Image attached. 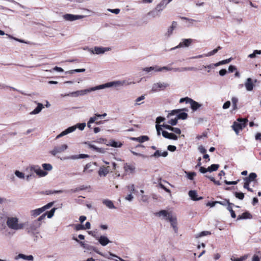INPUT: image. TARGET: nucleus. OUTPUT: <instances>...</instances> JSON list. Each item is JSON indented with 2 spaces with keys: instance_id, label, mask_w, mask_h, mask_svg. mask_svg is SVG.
I'll use <instances>...</instances> for the list:
<instances>
[{
  "instance_id": "nucleus-49",
  "label": "nucleus",
  "mask_w": 261,
  "mask_h": 261,
  "mask_svg": "<svg viewBox=\"0 0 261 261\" xmlns=\"http://www.w3.org/2000/svg\"><path fill=\"white\" fill-rule=\"evenodd\" d=\"M177 118L176 116L174 118H172L169 120L168 123L171 125H175L177 123Z\"/></svg>"
},
{
  "instance_id": "nucleus-39",
  "label": "nucleus",
  "mask_w": 261,
  "mask_h": 261,
  "mask_svg": "<svg viewBox=\"0 0 261 261\" xmlns=\"http://www.w3.org/2000/svg\"><path fill=\"white\" fill-rule=\"evenodd\" d=\"M239 99L237 97H232L231 98V102L232 104V110H236L238 109V102Z\"/></svg>"
},
{
  "instance_id": "nucleus-32",
  "label": "nucleus",
  "mask_w": 261,
  "mask_h": 261,
  "mask_svg": "<svg viewBox=\"0 0 261 261\" xmlns=\"http://www.w3.org/2000/svg\"><path fill=\"white\" fill-rule=\"evenodd\" d=\"M108 146H112L115 148L121 147L122 145V143L120 142H117L114 140H110L109 141Z\"/></svg>"
},
{
  "instance_id": "nucleus-43",
  "label": "nucleus",
  "mask_w": 261,
  "mask_h": 261,
  "mask_svg": "<svg viewBox=\"0 0 261 261\" xmlns=\"http://www.w3.org/2000/svg\"><path fill=\"white\" fill-rule=\"evenodd\" d=\"M231 59L229 58V59H226V60H224L221 61H220V62H219L218 63H215V65L219 66H220L221 65H223V64H228V63H229L231 61Z\"/></svg>"
},
{
  "instance_id": "nucleus-20",
  "label": "nucleus",
  "mask_w": 261,
  "mask_h": 261,
  "mask_svg": "<svg viewBox=\"0 0 261 261\" xmlns=\"http://www.w3.org/2000/svg\"><path fill=\"white\" fill-rule=\"evenodd\" d=\"M56 210V208H52L49 212L45 213L40 216L38 219H36L38 222H41V221L45 218L47 216L48 218H51L54 215L55 212Z\"/></svg>"
},
{
  "instance_id": "nucleus-47",
  "label": "nucleus",
  "mask_w": 261,
  "mask_h": 261,
  "mask_svg": "<svg viewBox=\"0 0 261 261\" xmlns=\"http://www.w3.org/2000/svg\"><path fill=\"white\" fill-rule=\"evenodd\" d=\"M185 173L187 174V178L190 180H193L194 177L196 175V173L194 172H185Z\"/></svg>"
},
{
  "instance_id": "nucleus-7",
  "label": "nucleus",
  "mask_w": 261,
  "mask_h": 261,
  "mask_svg": "<svg viewBox=\"0 0 261 261\" xmlns=\"http://www.w3.org/2000/svg\"><path fill=\"white\" fill-rule=\"evenodd\" d=\"M86 49L93 55H102L106 52L110 51L111 48L109 47L95 46L93 48L87 47Z\"/></svg>"
},
{
  "instance_id": "nucleus-33",
  "label": "nucleus",
  "mask_w": 261,
  "mask_h": 261,
  "mask_svg": "<svg viewBox=\"0 0 261 261\" xmlns=\"http://www.w3.org/2000/svg\"><path fill=\"white\" fill-rule=\"evenodd\" d=\"M130 139L133 141H138L140 143H143L145 141H148L149 140V138L147 136H142L137 138L131 137Z\"/></svg>"
},
{
  "instance_id": "nucleus-53",
  "label": "nucleus",
  "mask_w": 261,
  "mask_h": 261,
  "mask_svg": "<svg viewBox=\"0 0 261 261\" xmlns=\"http://www.w3.org/2000/svg\"><path fill=\"white\" fill-rule=\"evenodd\" d=\"M217 52H218V49H214L212 51H211L208 52V53L205 54V56L206 57H210V56H213L214 55L216 54Z\"/></svg>"
},
{
  "instance_id": "nucleus-9",
  "label": "nucleus",
  "mask_w": 261,
  "mask_h": 261,
  "mask_svg": "<svg viewBox=\"0 0 261 261\" xmlns=\"http://www.w3.org/2000/svg\"><path fill=\"white\" fill-rule=\"evenodd\" d=\"M93 250L96 253L101 255V256H103V257H104L106 258H108L109 259H114L115 261H126L124 259L121 258L120 257H119L111 252H109V254L103 253L99 251L95 247H93Z\"/></svg>"
},
{
  "instance_id": "nucleus-46",
  "label": "nucleus",
  "mask_w": 261,
  "mask_h": 261,
  "mask_svg": "<svg viewBox=\"0 0 261 261\" xmlns=\"http://www.w3.org/2000/svg\"><path fill=\"white\" fill-rule=\"evenodd\" d=\"M260 54H261V50H254L252 54H251L248 55V58H254L256 57V55H260Z\"/></svg>"
},
{
  "instance_id": "nucleus-4",
  "label": "nucleus",
  "mask_w": 261,
  "mask_h": 261,
  "mask_svg": "<svg viewBox=\"0 0 261 261\" xmlns=\"http://www.w3.org/2000/svg\"><path fill=\"white\" fill-rule=\"evenodd\" d=\"M135 82H128L126 80H123V81H115L113 82H110L104 84L100 85L97 86L98 89H103L107 88H110L112 87H119V86H127V85H130L131 84H135Z\"/></svg>"
},
{
  "instance_id": "nucleus-8",
  "label": "nucleus",
  "mask_w": 261,
  "mask_h": 261,
  "mask_svg": "<svg viewBox=\"0 0 261 261\" xmlns=\"http://www.w3.org/2000/svg\"><path fill=\"white\" fill-rule=\"evenodd\" d=\"M97 90L98 89L97 86L87 89L81 90L74 92H72L67 94L66 95L72 97H78L79 96H83L86 95L87 93L89 92Z\"/></svg>"
},
{
  "instance_id": "nucleus-2",
  "label": "nucleus",
  "mask_w": 261,
  "mask_h": 261,
  "mask_svg": "<svg viewBox=\"0 0 261 261\" xmlns=\"http://www.w3.org/2000/svg\"><path fill=\"white\" fill-rule=\"evenodd\" d=\"M25 172L27 174L25 175V179L30 181L32 178L35 177L34 173L39 177L46 176L48 173L44 171L39 165H32L25 169Z\"/></svg>"
},
{
  "instance_id": "nucleus-21",
  "label": "nucleus",
  "mask_w": 261,
  "mask_h": 261,
  "mask_svg": "<svg viewBox=\"0 0 261 261\" xmlns=\"http://www.w3.org/2000/svg\"><path fill=\"white\" fill-rule=\"evenodd\" d=\"M124 170L126 173L134 174L135 172L136 167L134 164L125 163L124 164Z\"/></svg>"
},
{
  "instance_id": "nucleus-11",
  "label": "nucleus",
  "mask_w": 261,
  "mask_h": 261,
  "mask_svg": "<svg viewBox=\"0 0 261 261\" xmlns=\"http://www.w3.org/2000/svg\"><path fill=\"white\" fill-rule=\"evenodd\" d=\"M169 85L168 83L165 82L155 83L152 85L150 91L152 93L158 92L161 90H164L169 87Z\"/></svg>"
},
{
  "instance_id": "nucleus-1",
  "label": "nucleus",
  "mask_w": 261,
  "mask_h": 261,
  "mask_svg": "<svg viewBox=\"0 0 261 261\" xmlns=\"http://www.w3.org/2000/svg\"><path fill=\"white\" fill-rule=\"evenodd\" d=\"M24 227V223L21 222L19 218L16 216L7 217L6 223L2 218L0 219V232L6 235L10 233V232L8 231V229L18 231L23 229Z\"/></svg>"
},
{
  "instance_id": "nucleus-50",
  "label": "nucleus",
  "mask_w": 261,
  "mask_h": 261,
  "mask_svg": "<svg viewBox=\"0 0 261 261\" xmlns=\"http://www.w3.org/2000/svg\"><path fill=\"white\" fill-rule=\"evenodd\" d=\"M171 131L173 132L175 135H179L181 133V130L177 127H173L172 126Z\"/></svg>"
},
{
  "instance_id": "nucleus-57",
  "label": "nucleus",
  "mask_w": 261,
  "mask_h": 261,
  "mask_svg": "<svg viewBox=\"0 0 261 261\" xmlns=\"http://www.w3.org/2000/svg\"><path fill=\"white\" fill-rule=\"evenodd\" d=\"M75 229L76 230L85 229V226H84V225H82V224H76L75 226Z\"/></svg>"
},
{
  "instance_id": "nucleus-48",
  "label": "nucleus",
  "mask_w": 261,
  "mask_h": 261,
  "mask_svg": "<svg viewBox=\"0 0 261 261\" xmlns=\"http://www.w3.org/2000/svg\"><path fill=\"white\" fill-rule=\"evenodd\" d=\"M97 229L94 230H91L88 231V233L92 236L96 240L97 238L98 237V235L97 234Z\"/></svg>"
},
{
  "instance_id": "nucleus-45",
  "label": "nucleus",
  "mask_w": 261,
  "mask_h": 261,
  "mask_svg": "<svg viewBox=\"0 0 261 261\" xmlns=\"http://www.w3.org/2000/svg\"><path fill=\"white\" fill-rule=\"evenodd\" d=\"M15 174L19 178H20V179L25 178V174L24 173L20 172L19 171H18V170L15 171Z\"/></svg>"
},
{
  "instance_id": "nucleus-19",
  "label": "nucleus",
  "mask_w": 261,
  "mask_h": 261,
  "mask_svg": "<svg viewBox=\"0 0 261 261\" xmlns=\"http://www.w3.org/2000/svg\"><path fill=\"white\" fill-rule=\"evenodd\" d=\"M256 82V80H255L253 82V80L251 78H247L246 80V82L244 83V86L246 88V90L248 91H252L255 86L254 83Z\"/></svg>"
},
{
  "instance_id": "nucleus-18",
  "label": "nucleus",
  "mask_w": 261,
  "mask_h": 261,
  "mask_svg": "<svg viewBox=\"0 0 261 261\" xmlns=\"http://www.w3.org/2000/svg\"><path fill=\"white\" fill-rule=\"evenodd\" d=\"M96 241L103 247L106 246L112 242L108 237L105 235L99 236Z\"/></svg>"
},
{
  "instance_id": "nucleus-26",
  "label": "nucleus",
  "mask_w": 261,
  "mask_h": 261,
  "mask_svg": "<svg viewBox=\"0 0 261 261\" xmlns=\"http://www.w3.org/2000/svg\"><path fill=\"white\" fill-rule=\"evenodd\" d=\"M110 170L111 169L109 166L105 167L102 166L99 168L98 174L100 176H106Z\"/></svg>"
},
{
  "instance_id": "nucleus-35",
  "label": "nucleus",
  "mask_w": 261,
  "mask_h": 261,
  "mask_svg": "<svg viewBox=\"0 0 261 261\" xmlns=\"http://www.w3.org/2000/svg\"><path fill=\"white\" fill-rule=\"evenodd\" d=\"M89 155L86 154H80L78 155H73L67 158L68 159L76 160L80 159H85L89 158Z\"/></svg>"
},
{
  "instance_id": "nucleus-12",
  "label": "nucleus",
  "mask_w": 261,
  "mask_h": 261,
  "mask_svg": "<svg viewBox=\"0 0 261 261\" xmlns=\"http://www.w3.org/2000/svg\"><path fill=\"white\" fill-rule=\"evenodd\" d=\"M41 225V222H38L36 220L33 221L27 227L29 233L35 234L38 233V229Z\"/></svg>"
},
{
  "instance_id": "nucleus-13",
  "label": "nucleus",
  "mask_w": 261,
  "mask_h": 261,
  "mask_svg": "<svg viewBox=\"0 0 261 261\" xmlns=\"http://www.w3.org/2000/svg\"><path fill=\"white\" fill-rule=\"evenodd\" d=\"M181 110L179 109L174 110L169 113L167 117L169 118L171 116L176 115L177 119H186L188 117L187 113L185 112H180Z\"/></svg>"
},
{
  "instance_id": "nucleus-22",
  "label": "nucleus",
  "mask_w": 261,
  "mask_h": 261,
  "mask_svg": "<svg viewBox=\"0 0 261 261\" xmlns=\"http://www.w3.org/2000/svg\"><path fill=\"white\" fill-rule=\"evenodd\" d=\"M177 23L176 21H173L171 26H170L168 29L167 32L165 33L164 36L166 38L170 37L173 34V31L176 28Z\"/></svg>"
},
{
  "instance_id": "nucleus-31",
  "label": "nucleus",
  "mask_w": 261,
  "mask_h": 261,
  "mask_svg": "<svg viewBox=\"0 0 261 261\" xmlns=\"http://www.w3.org/2000/svg\"><path fill=\"white\" fill-rule=\"evenodd\" d=\"M167 4L166 3V0H163L160 3H159L155 8V11L160 12L166 7Z\"/></svg>"
},
{
  "instance_id": "nucleus-28",
  "label": "nucleus",
  "mask_w": 261,
  "mask_h": 261,
  "mask_svg": "<svg viewBox=\"0 0 261 261\" xmlns=\"http://www.w3.org/2000/svg\"><path fill=\"white\" fill-rule=\"evenodd\" d=\"M168 154V152L167 151L162 152L161 150H156V151L152 155V156L156 158H159L160 156L166 157Z\"/></svg>"
},
{
  "instance_id": "nucleus-30",
  "label": "nucleus",
  "mask_w": 261,
  "mask_h": 261,
  "mask_svg": "<svg viewBox=\"0 0 261 261\" xmlns=\"http://www.w3.org/2000/svg\"><path fill=\"white\" fill-rule=\"evenodd\" d=\"M257 177V175L255 173H251L248 177L244 178V181L250 184L251 181H254Z\"/></svg>"
},
{
  "instance_id": "nucleus-23",
  "label": "nucleus",
  "mask_w": 261,
  "mask_h": 261,
  "mask_svg": "<svg viewBox=\"0 0 261 261\" xmlns=\"http://www.w3.org/2000/svg\"><path fill=\"white\" fill-rule=\"evenodd\" d=\"M188 195L190 198L193 201H198L202 199V197H199L197 192L196 190H190L188 192Z\"/></svg>"
},
{
  "instance_id": "nucleus-25",
  "label": "nucleus",
  "mask_w": 261,
  "mask_h": 261,
  "mask_svg": "<svg viewBox=\"0 0 261 261\" xmlns=\"http://www.w3.org/2000/svg\"><path fill=\"white\" fill-rule=\"evenodd\" d=\"M19 259H22L28 261H33L34 256L32 255H27L22 253H19L15 257V259L18 260Z\"/></svg>"
},
{
  "instance_id": "nucleus-59",
  "label": "nucleus",
  "mask_w": 261,
  "mask_h": 261,
  "mask_svg": "<svg viewBox=\"0 0 261 261\" xmlns=\"http://www.w3.org/2000/svg\"><path fill=\"white\" fill-rule=\"evenodd\" d=\"M153 70V67L152 66L149 67H145L143 69V71L149 73Z\"/></svg>"
},
{
  "instance_id": "nucleus-17",
  "label": "nucleus",
  "mask_w": 261,
  "mask_h": 261,
  "mask_svg": "<svg viewBox=\"0 0 261 261\" xmlns=\"http://www.w3.org/2000/svg\"><path fill=\"white\" fill-rule=\"evenodd\" d=\"M193 42V40L192 39H184L182 41L176 46L171 48V50H175L177 48H179L183 47H189Z\"/></svg>"
},
{
  "instance_id": "nucleus-37",
  "label": "nucleus",
  "mask_w": 261,
  "mask_h": 261,
  "mask_svg": "<svg viewBox=\"0 0 261 261\" xmlns=\"http://www.w3.org/2000/svg\"><path fill=\"white\" fill-rule=\"evenodd\" d=\"M251 218H252V216L249 213L245 212V213H243L242 215H239L238 216V220L251 219Z\"/></svg>"
},
{
  "instance_id": "nucleus-27",
  "label": "nucleus",
  "mask_w": 261,
  "mask_h": 261,
  "mask_svg": "<svg viewBox=\"0 0 261 261\" xmlns=\"http://www.w3.org/2000/svg\"><path fill=\"white\" fill-rule=\"evenodd\" d=\"M189 103L191 106V108L193 111H196L199 108L201 107V105L198 102L194 101L193 99L191 98V100L189 102Z\"/></svg>"
},
{
  "instance_id": "nucleus-3",
  "label": "nucleus",
  "mask_w": 261,
  "mask_h": 261,
  "mask_svg": "<svg viewBox=\"0 0 261 261\" xmlns=\"http://www.w3.org/2000/svg\"><path fill=\"white\" fill-rule=\"evenodd\" d=\"M156 215L159 217H162L163 219L169 221L174 232L175 233L177 232L178 227L177 218L175 216L173 215L171 212H169L166 210H162L156 213Z\"/></svg>"
},
{
  "instance_id": "nucleus-14",
  "label": "nucleus",
  "mask_w": 261,
  "mask_h": 261,
  "mask_svg": "<svg viewBox=\"0 0 261 261\" xmlns=\"http://www.w3.org/2000/svg\"><path fill=\"white\" fill-rule=\"evenodd\" d=\"M162 71H171L173 70L175 72H182L185 71H192L196 70V69L194 67H182V68H171L169 66L162 67Z\"/></svg>"
},
{
  "instance_id": "nucleus-16",
  "label": "nucleus",
  "mask_w": 261,
  "mask_h": 261,
  "mask_svg": "<svg viewBox=\"0 0 261 261\" xmlns=\"http://www.w3.org/2000/svg\"><path fill=\"white\" fill-rule=\"evenodd\" d=\"M68 148V146L67 144H63L60 146H55L54 148L50 151V153H51L53 155L56 156L57 154L61 153L64 152Z\"/></svg>"
},
{
  "instance_id": "nucleus-56",
  "label": "nucleus",
  "mask_w": 261,
  "mask_h": 261,
  "mask_svg": "<svg viewBox=\"0 0 261 261\" xmlns=\"http://www.w3.org/2000/svg\"><path fill=\"white\" fill-rule=\"evenodd\" d=\"M73 239L75 240L76 242H78L82 247L86 248V245L84 242L79 241V240L75 238H73Z\"/></svg>"
},
{
  "instance_id": "nucleus-36",
  "label": "nucleus",
  "mask_w": 261,
  "mask_h": 261,
  "mask_svg": "<svg viewBox=\"0 0 261 261\" xmlns=\"http://www.w3.org/2000/svg\"><path fill=\"white\" fill-rule=\"evenodd\" d=\"M103 203L106 205L108 208L110 209L116 208L113 202L109 199H106L103 201Z\"/></svg>"
},
{
  "instance_id": "nucleus-41",
  "label": "nucleus",
  "mask_w": 261,
  "mask_h": 261,
  "mask_svg": "<svg viewBox=\"0 0 261 261\" xmlns=\"http://www.w3.org/2000/svg\"><path fill=\"white\" fill-rule=\"evenodd\" d=\"M247 257H248V255H244V256L241 257L240 258H236L234 257L233 256H232L230 257V260L231 261H244L247 258Z\"/></svg>"
},
{
  "instance_id": "nucleus-62",
  "label": "nucleus",
  "mask_w": 261,
  "mask_h": 261,
  "mask_svg": "<svg viewBox=\"0 0 261 261\" xmlns=\"http://www.w3.org/2000/svg\"><path fill=\"white\" fill-rule=\"evenodd\" d=\"M108 11L113 13L118 14V13H119L120 10L119 9H109Z\"/></svg>"
},
{
  "instance_id": "nucleus-10",
  "label": "nucleus",
  "mask_w": 261,
  "mask_h": 261,
  "mask_svg": "<svg viewBox=\"0 0 261 261\" xmlns=\"http://www.w3.org/2000/svg\"><path fill=\"white\" fill-rule=\"evenodd\" d=\"M53 205V202H49L42 207L30 211V215L32 217H36L40 215L46 210L50 208Z\"/></svg>"
},
{
  "instance_id": "nucleus-55",
  "label": "nucleus",
  "mask_w": 261,
  "mask_h": 261,
  "mask_svg": "<svg viewBox=\"0 0 261 261\" xmlns=\"http://www.w3.org/2000/svg\"><path fill=\"white\" fill-rule=\"evenodd\" d=\"M215 67H217V66H215V64H210L206 66H203V68H208L209 70H208L207 72H210V69L212 68H214Z\"/></svg>"
},
{
  "instance_id": "nucleus-51",
  "label": "nucleus",
  "mask_w": 261,
  "mask_h": 261,
  "mask_svg": "<svg viewBox=\"0 0 261 261\" xmlns=\"http://www.w3.org/2000/svg\"><path fill=\"white\" fill-rule=\"evenodd\" d=\"M235 196L237 198L241 200L243 199L244 197V194L242 192H236Z\"/></svg>"
},
{
  "instance_id": "nucleus-34",
  "label": "nucleus",
  "mask_w": 261,
  "mask_h": 261,
  "mask_svg": "<svg viewBox=\"0 0 261 261\" xmlns=\"http://www.w3.org/2000/svg\"><path fill=\"white\" fill-rule=\"evenodd\" d=\"M85 143L87 144L90 148L95 150V151H96L98 152H100V153H103L105 152V149L102 148L97 147L96 146H95L93 144H91L88 142H85Z\"/></svg>"
},
{
  "instance_id": "nucleus-61",
  "label": "nucleus",
  "mask_w": 261,
  "mask_h": 261,
  "mask_svg": "<svg viewBox=\"0 0 261 261\" xmlns=\"http://www.w3.org/2000/svg\"><path fill=\"white\" fill-rule=\"evenodd\" d=\"M165 120V118L162 117H158L156 119V124H159V123H161L162 122L164 121Z\"/></svg>"
},
{
  "instance_id": "nucleus-63",
  "label": "nucleus",
  "mask_w": 261,
  "mask_h": 261,
  "mask_svg": "<svg viewBox=\"0 0 261 261\" xmlns=\"http://www.w3.org/2000/svg\"><path fill=\"white\" fill-rule=\"evenodd\" d=\"M161 126L159 124H156L155 127L157 131V134L158 136H160L161 135V130L162 129Z\"/></svg>"
},
{
  "instance_id": "nucleus-64",
  "label": "nucleus",
  "mask_w": 261,
  "mask_h": 261,
  "mask_svg": "<svg viewBox=\"0 0 261 261\" xmlns=\"http://www.w3.org/2000/svg\"><path fill=\"white\" fill-rule=\"evenodd\" d=\"M167 148L168 150L170 151H174L176 150V147L175 146L170 145L168 146Z\"/></svg>"
},
{
  "instance_id": "nucleus-44",
  "label": "nucleus",
  "mask_w": 261,
  "mask_h": 261,
  "mask_svg": "<svg viewBox=\"0 0 261 261\" xmlns=\"http://www.w3.org/2000/svg\"><path fill=\"white\" fill-rule=\"evenodd\" d=\"M84 71H85V69L82 68V69H76L66 71V73H69V74H73L75 72H83Z\"/></svg>"
},
{
  "instance_id": "nucleus-6",
  "label": "nucleus",
  "mask_w": 261,
  "mask_h": 261,
  "mask_svg": "<svg viewBox=\"0 0 261 261\" xmlns=\"http://www.w3.org/2000/svg\"><path fill=\"white\" fill-rule=\"evenodd\" d=\"M247 122L248 119L246 118H239L237 119V121L233 123L232 127L237 135H239L240 131L245 127Z\"/></svg>"
},
{
  "instance_id": "nucleus-5",
  "label": "nucleus",
  "mask_w": 261,
  "mask_h": 261,
  "mask_svg": "<svg viewBox=\"0 0 261 261\" xmlns=\"http://www.w3.org/2000/svg\"><path fill=\"white\" fill-rule=\"evenodd\" d=\"M86 124L85 123H77L75 125L69 127L65 130L63 131L56 137V139L62 137L69 133L73 132L75 129L78 128L80 130H83L86 127Z\"/></svg>"
},
{
  "instance_id": "nucleus-38",
  "label": "nucleus",
  "mask_w": 261,
  "mask_h": 261,
  "mask_svg": "<svg viewBox=\"0 0 261 261\" xmlns=\"http://www.w3.org/2000/svg\"><path fill=\"white\" fill-rule=\"evenodd\" d=\"M42 167L43 168V170L44 171H46L48 173V171H50L53 169V166L50 164L48 163H44L42 165Z\"/></svg>"
},
{
  "instance_id": "nucleus-54",
  "label": "nucleus",
  "mask_w": 261,
  "mask_h": 261,
  "mask_svg": "<svg viewBox=\"0 0 261 261\" xmlns=\"http://www.w3.org/2000/svg\"><path fill=\"white\" fill-rule=\"evenodd\" d=\"M191 100V98H189L188 97L182 98L179 100L180 103H182L184 102H185L186 103H189V102Z\"/></svg>"
},
{
  "instance_id": "nucleus-15",
  "label": "nucleus",
  "mask_w": 261,
  "mask_h": 261,
  "mask_svg": "<svg viewBox=\"0 0 261 261\" xmlns=\"http://www.w3.org/2000/svg\"><path fill=\"white\" fill-rule=\"evenodd\" d=\"M86 15H74L72 14H65L63 15V19L67 21H73L76 20L83 19L86 17Z\"/></svg>"
},
{
  "instance_id": "nucleus-29",
  "label": "nucleus",
  "mask_w": 261,
  "mask_h": 261,
  "mask_svg": "<svg viewBox=\"0 0 261 261\" xmlns=\"http://www.w3.org/2000/svg\"><path fill=\"white\" fill-rule=\"evenodd\" d=\"M37 107L31 112L30 113V115H36L39 114L42 110L44 108L43 105L41 103H37Z\"/></svg>"
},
{
  "instance_id": "nucleus-60",
  "label": "nucleus",
  "mask_w": 261,
  "mask_h": 261,
  "mask_svg": "<svg viewBox=\"0 0 261 261\" xmlns=\"http://www.w3.org/2000/svg\"><path fill=\"white\" fill-rule=\"evenodd\" d=\"M145 98V97L144 96H140L139 97H138L136 99V103H135V105H139L140 103H139L138 102L143 99H144Z\"/></svg>"
},
{
  "instance_id": "nucleus-58",
  "label": "nucleus",
  "mask_w": 261,
  "mask_h": 261,
  "mask_svg": "<svg viewBox=\"0 0 261 261\" xmlns=\"http://www.w3.org/2000/svg\"><path fill=\"white\" fill-rule=\"evenodd\" d=\"M230 106V101H226L223 105V109H227L229 108Z\"/></svg>"
},
{
  "instance_id": "nucleus-24",
  "label": "nucleus",
  "mask_w": 261,
  "mask_h": 261,
  "mask_svg": "<svg viewBox=\"0 0 261 261\" xmlns=\"http://www.w3.org/2000/svg\"><path fill=\"white\" fill-rule=\"evenodd\" d=\"M162 134V136L165 138L173 140H177L178 139L177 136L173 133H169L167 131L163 130Z\"/></svg>"
},
{
  "instance_id": "nucleus-42",
  "label": "nucleus",
  "mask_w": 261,
  "mask_h": 261,
  "mask_svg": "<svg viewBox=\"0 0 261 261\" xmlns=\"http://www.w3.org/2000/svg\"><path fill=\"white\" fill-rule=\"evenodd\" d=\"M211 234V232L209 231H203L199 233H197L196 235V238H200V237H202L203 236L210 235Z\"/></svg>"
},
{
  "instance_id": "nucleus-40",
  "label": "nucleus",
  "mask_w": 261,
  "mask_h": 261,
  "mask_svg": "<svg viewBox=\"0 0 261 261\" xmlns=\"http://www.w3.org/2000/svg\"><path fill=\"white\" fill-rule=\"evenodd\" d=\"M219 167V165L218 164H212L208 167V171L211 172L216 171L218 170Z\"/></svg>"
},
{
  "instance_id": "nucleus-52",
  "label": "nucleus",
  "mask_w": 261,
  "mask_h": 261,
  "mask_svg": "<svg viewBox=\"0 0 261 261\" xmlns=\"http://www.w3.org/2000/svg\"><path fill=\"white\" fill-rule=\"evenodd\" d=\"M127 189L128 191L135 193V185L134 184H131L127 186Z\"/></svg>"
}]
</instances>
